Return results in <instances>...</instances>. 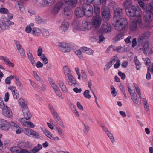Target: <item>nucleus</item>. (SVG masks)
<instances>
[{"instance_id":"obj_46","label":"nucleus","mask_w":153,"mask_h":153,"mask_svg":"<svg viewBox=\"0 0 153 153\" xmlns=\"http://www.w3.org/2000/svg\"><path fill=\"white\" fill-rule=\"evenodd\" d=\"M14 78V76L10 75V76L7 77L5 80V83L7 84H10L11 82V81Z\"/></svg>"},{"instance_id":"obj_34","label":"nucleus","mask_w":153,"mask_h":153,"mask_svg":"<svg viewBox=\"0 0 153 153\" xmlns=\"http://www.w3.org/2000/svg\"><path fill=\"white\" fill-rule=\"evenodd\" d=\"M124 5L126 10L127 8H129L132 6V1L131 0H127L125 1Z\"/></svg>"},{"instance_id":"obj_36","label":"nucleus","mask_w":153,"mask_h":153,"mask_svg":"<svg viewBox=\"0 0 153 153\" xmlns=\"http://www.w3.org/2000/svg\"><path fill=\"white\" fill-rule=\"evenodd\" d=\"M19 103L21 105L22 109L27 107V105L25 103L24 100L22 98H20L19 100Z\"/></svg>"},{"instance_id":"obj_40","label":"nucleus","mask_w":153,"mask_h":153,"mask_svg":"<svg viewBox=\"0 0 153 153\" xmlns=\"http://www.w3.org/2000/svg\"><path fill=\"white\" fill-rule=\"evenodd\" d=\"M91 10L87 11H84L85 15L88 17H90L91 16L93 13V7L91 8Z\"/></svg>"},{"instance_id":"obj_55","label":"nucleus","mask_w":153,"mask_h":153,"mask_svg":"<svg viewBox=\"0 0 153 153\" xmlns=\"http://www.w3.org/2000/svg\"><path fill=\"white\" fill-rule=\"evenodd\" d=\"M5 62L6 64V65L10 67H13L14 66V64L11 63L7 58L5 61Z\"/></svg>"},{"instance_id":"obj_30","label":"nucleus","mask_w":153,"mask_h":153,"mask_svg":"<svg viewBox=\"0 0 153 153\" xmlns=\"http://www.w3.org/2000/svg\"><path fill=\"white\" fill-rule=\"evenodd\" d=\"M27 56L29 59L32 65L34 67L36 65V63L34 60L33 56L31 53L29 52L27 53Z\"/></svg>"},{"instance_id":"obj_13","label":"nucleus","mask_w":153,"mask_h":153,"mask_svg":"<svg viewBox=\"0 0 153 153\" xmlns=\"http://www.w3.org/2000/svg\"><path fill=\"white\" fill-rule=\"evenodd\" d=\"M11 128L14 131H16L17 134H19L21 132L22 129L18 125V123L11 122L10 123Z\"/></svg>"},{"instance_id":"obj_33","label":"nucleus","mask_w":153,"mask_h":153,"mask_svg":"<svg viewBox=\"0 0 153 153\" xmlns=\"http://www.w3.org/2000/svg\"><path fill=\"white\" fill-rule=\"evenodd\" d=\"M123 37V34L122 33H120L114 37L113 40L115 42H116L122 39Z\"/></svg>"},{"instance_id":"obj_38","label":"nucleus","mask_w":153,"mask_h":153,"mask_svg":"<svg viewBox=\"0 0 153 153\" xmlns=\"http://www.w3.org/2000/svg\"><path fill=\"white\" fill-rule=\"evenodd\" d=\"M37 52V55L40 57H41L43 56H45V54L42 53L43 52V49L41 46H39L38 47Z\"/></svg>"},{"instance_id":"obj_8","label":"nucleus","mask_w":153,"mask_h":153,"mask_svg":"<svg viewBox=\"0 0 153 153\" xmlns=\"http://www.w3.org/2000/svg\"><path fill=\"white\" fill-rule=\"evenodd\" d=\"M1 109L2 110V114L4 116L8 118H11L13 117V113L8 106L5 105Z\"/></svg>"},{"instance_id":"obj_50","label":"nucleus","mask_w":153,"mask_h":153,"mask_svg":"<svg viewBox=\"0 0 153 153\" xmlns=\"http://www.w3.org/2000/svg\"><path fill=\"white\" fill-rule=\"evenodd\" d=\"M50 84H51V87L54 90V91L56 90L57 89H59V88L54 82L52 81L50 82Z\"/></svg>"},{"instance_id":"obj_15","label":"nucleus","mask_w":153,"mask_h":153,"mask_svg":"<svg viewBox=\"0 0 153 153\" xmlns=\"http://www.w3.org/2000/svg\"><path fill=\"white\" fill-rule=\"evenodd\" d=\"M101 28V30L102 32H109L111 31V27L110 24L105 22L102 25Z\"/></svg>"},{"instance_id":"obj_3","label":"nucleus","mask_w":153,"mask_h":153,"mask_svg":"<svg viewBox=\"0 0 153 153\" xmlns=\"http://www.w3.org/2000/svg\"><path fill=\"white\" fill-rule=\"evenodd\" d=\"M138 3L140 7L146 12L143 13V17L146 23L151 24L150 22L153 20V1L150 4L145 6L142 1L139 0Z\"/></svg>"},{"instance_id":"obj_19","label":"nucleus","mask_w":153,"mask_h":153,"mask_svg":"<svg viewBox=\"0 0 153 153\" xmlns=\"http://www.w3.org/2000/svg\"><path fill=\"white\" fill-rule=\"evenodd\" d=\"M122 9L119 7H117L114 10V19L120 18L122 14Z\"/></svg>"},{"instance_id":"obj_51","label":"nucleus","mask_w":153,"mask_h":153,"mask_svg":"<svg viewBox=\"0 0 153 153\" xmlns=\"http://www.w3.org/2000/svg\"><path fill=\"white\" fill-rule=\"evenodd\" d=\"M20 53L21 56L24 58L26 57V56L25 54V51L23 48L18 51Z\"/></svg>"},{"instance_id":"obj_28","label":"nucleus","mask_w":153,"mask_h":153,"mask_svg":"<svg viewBox=\"0 0 153 153\" xmlns=\"http://www.w3.org/2000/svg\"><path fill=\"white\" fill-rule=\"evenodd\" d=\"M81 49L82 52L89 55H92L94 52V51L92 49L85 47H82Z\"/></svg>"},{"instance_id":"obj_10","label":"nucleus","mask_w":153,"mask_h":153,"mask_svg":"<svg viewBox=\"0 0 153 153\" xmlns=\"http://www.w3.org/2000/svg\"><path fill=\"white\" fill-rule=\"evenodd\" d=\"M41 129L45 135L51 140H60L58 137L56 136L54 137L53 134L45 128H42Z\"/></svg>"},{"instance_id":"obj_53","label":"nucleus","mask_w":153,"mask_h":153,"mask_svg":"<svg viewBox=\"0 0 153 153\" xmlns=\"http://www.w3.org/2000/svg\"><path fill=\"white\" fill-rule=\"evenodd\" d=\"M56 94L61 99L63 100L64 99L63 97L62 96L61 93L59 89H57L55 91Z\"/></svg>"},{"instance_id":"obj_29","label":"nucleus","mask_w":153,"mask_h":153,"mask_svg":"<svg viewBox=\"0 0 153 153\" xmlns=\"http://www.w3.org/2000/svg\"><path fill=\"white\" fill-rule=\"evenodd\" d=\"M73 25L74 30H76L79 31L84 30L81 27L80 24L78 21L74 22Z\"/></svg>"},{"instance_id":"obj_14","label":"nucleus","mask_w":153,"mask_h":153,"mask_svg":"<svg viewBox=\"0 0 153 153\" xmlns=\"http://www.w3.org/2000/svg\"><path fill=\"white\" fill-rule=\"evenodd\" d=\"M9 128L8 122L5 120L0 119V128L4 130H7Z\"/></svg>"},{"instance_id":"obj_54","label":"nucleus","mask_w":153,"mask_h":153,"mask_svg":"<svg viewBox=\"0 0 153 153\" xmlns=\"http://www.w3.org/2000/svg\"><path fill=\"white\" fill-rule=\"evenodd\" d=\"M11 151L13 153H19V147L16 146L13 147L11 149Z\"/></svg>"},{"instance_id":"obj_12","label":"nucleus","mask_w":153,"mask_h":153,"mask_svg":"<svg viewBox=\"0 0 153 153\" xmlns=\"http://www.w3.org/2000/svg\"><path fill=\"white\" fill-rule=\"evenodd\" d=\"M151 33L149 31H146L143 33L137 39V42L141 44L144 41V40L148 39L151 35Z\"/></svg>"},{"instance_id":"obj_49","label":"nucleus","mask_w":153,"mask_h":153,"mask_svg":"<svg viewBox=\"0 0 153 153\" xmlns=\"http://www.w3.org/2000/svg\"><path fill=\"white\" fill-rule=\"evenodd\" d=\"M110 88L111 89V93L112 96H113V97H115V96H116L117 94V92L116 91L115 88L113 85L111 86Z\"/></svg>"},{"instance_id":"obj_58","label":"nucleus","mask_w":153,"mask_h":153,"mask_svg":"<svg viewBox=\"0 0 153 153\" xmlns=\"http://www.w3.org/2000/svg\"><path fill=\"white\" fill-rule=\"evenodd\" d=\"M109 6L110 7H112L113 10L116 9L117 7H118L117 5V4L115 2H110L109 4Z\"/></svg>"},{"instance_id":"obj_20","label":"nucleus","mask_w":153,"mask_h":153,"mask_svg":"<svg viewBox=\"0 0 153 153\" xmlns=\"http://www.w3.org/2000/svg\"><path fill=\"white\" fill-rule=\"evenodd\" d=\"M139 47L141 46L142 47V48H140V50H141L143 51L144 52H146L149 49V43L148 41L144 42L143 41L140 44L138 43Z\"/></svg>"},{"instance_id":"obj_43","label":"nucleus","mask_w":153,"mask_h":153,"mask_svg":"<svg viewBox=\"0 0 153 153\" xmlns=\"http://www.w3.org/2000/svg\"><path fill=\"white\" fill-rule=\"evenodd\" d=\"M90 91L88 90H85L83 93V95L84 97L88 99L91 98V95L90 94Z\"/></svg>"},{"instance_id":"obj_1","label":"nucleus","mask_w":153,"mask_h":153,"mask_svg":"<svg viewBox=\"0 0 153 153\" xmlns=\"http://www.w3.org/2000/svg\"><path fill=\"white\" fill-rule=\"evenodd\" d=\"M77 2V0H64L62 2H58L52 7L51 13L53 14H57L61 8L63 7L65 17L68 19H70L72 17L73 12L69 5L74 7L76 5Z\"/></svg>"},{"instance_id":"obj_42","label":"nucleus","mask_w":153,"mask_h":153,"mask_svg":"<svg viewBox=\"0 0 153 153\" xmlns=\"http://www.w3.org/2000/svg\"><path fill=\"white\" fill-rule=\"evenodd\" d=\"M134 85L135 88L138 94V95L139 96V98L141 99V93L139 87L137 85L136 83L134 84Z\"/></svg>"},{"instance_id":"obj_4","label":"nucleus","mask_w":153,"mask_h":153,"mask_svg":"<svg viewBox=\"0 0 153 153\" xmlns=\"http://www.w3.org/2000/svg\"><path fill=\"white\" fill-rule=\"evenodd\" d=\"M127 24V20L124 18H121L116 21L114 24H113L115 29L118 30H121L124 29Z\"/></svg>"},{"instance_id":"obj_35","label":"nucleus","mask_w":153,"mask_h":153,"mask_svg":"<svg viewBox=\"0 0 153 153\" xmlns=\"http://www.w3.org/2000/svg\"><path fill=\"white\" fill-rule=\"evenodd\" d=\"M42 148V145L40 144H38L36 146L32 149V152L33 153H36L40 150Z\"/></svg>"},{"instance_id":"obj_21","label":"nucleus","mask_w":153,"mask_h":153,"mask_svg":"<svg viewBox=\"0 0 153 153\" xmlns=\"http://www.w3.org/2000/svg\"><path fill=\"white\" fill-rule=\"evenodd\" d=\"M68 84L69 85L74 87H77L78 86V83L76 82L75 79L73 75L68 77Z\"/></svg>"},{"instance_id":"obj_57","label":"nucleus","mask_w":153,"mask_h":153,"mask_svg":"<svg viewBox=\"0 0 153 153\" xmlns=\"http://www.w3.org/2000/svg\"><path fill=\"white\" fill-rule=\"evenodd\" d=\"M150 68L149 67L148 68L146 78L148 80H150L151 78V75L150 73Z\"/></svg>"},{"instance_id":"obj_60","label":"nucleus","mask_w":153,"mask_h":153,"mask_svg":"<svg viewBox=\"0 0 153 153\" xmlns=\"http://www.w3.org/2000/svg\"><path fill=\"white\" fill-rule=\"evenodd\" d=\"M75 53L80 59H82L83 56L81 55L82 52L80 50H77L75 51Z\"/></svg>"},{"instance_id":"obj_11","label":"nucleus","mask_w":153,"mask_h":153,"mask_svg":"<svg viewBox=\"0 0 153 153\" xmlns=\"http://www.w3.org/2000/svg\"><path fill=\"white\" fill-rule=\"evenodd\" d=\"M1 21L2 24L8 29L9 28V26L12 25L14 24L13 22L8 20V19L4 15L2 16L1 19Z\"/></svg>"},{"instance_id":"obj_52","label":"nucleus","mask_w":153,"mask_h":153,"mask_svg":"<svg viewBox=\"0 0 153 153\" xmlns=\"http://www.w3.org/2000/svg\"><path fill=\"white\" fill-rule=\"evenodd\" d=\"M0 13L1 14H7L9 13V11L7 8H0Z\"/></svg>"},{"instance_id":"obj_59","label":"nucleus","mask_w":153,"mask_h":153,"mask_svg":"<svg viewBox=\"0 0 153 153\" xmlns=\"http://www.w3.org/2000/svg\"><path fill=\"white\" fill-rule=\"evenodd\" d=\"M12 94L14 98L17 99L19 97V92L17 90H15V91L13 92Z\"/></svg>"},{"instance_id":"obj_47","label":"nucleus","mask_w":153,"mask_h":153,"mask_svg":"<svg viewBox=\"0 0 153 153\" xmlns=\"http://www.w3.org/2000/svg\"><path fill=\"white\" fill-rule=\"evenodd\" d=\"M33 74L34 78L37 81H39L41 80V78L40 76L38 75L37 72L36 71H33Z\"/></svg>"},{"instance_id":"obj_5","label":"nucleus","mask_w":153,"mask_h":153,"mask_svg":"<svg viewBox=\"0 0 153 153\" xmlns=\"http://www.w3.org/2000/svg\"><path fill=\"white\" fill-rule=\"evenodd\" d=\"M24 132L25 134L31 137L39 139L41 137L39 132H36L30 128H25Z\"/></svg>"},{"instance_id":"obj_45","label":"nucleus","mask_w":153,"mask_h":153,"mask_svg":"<svg viewBox=\"0 0 153 153\" xmlns=\"http://www.w3.org/2000/svg\"><path fill=\"white\" fill-rule=\"evenodd\" d=\"M84 128L83 130L84 134H87L89 132L90 129V127L88 126L85 124H84Z\"/></svg>"},{"instance_id":"obj_26","label":"nucleus","mask_w":153,"mask_h":153,"mask_svg":"<svg viewBox=\"0 0 153 153\" xmlns=\"http://www.w3.org/2000/svg\"><path fill=\"white\" fill-rule=\"evenodd\" d=\"M42 33V31L40 28L34 27L32 29L31 33L34 36H39Z\"/></svg>"},{"instance_id":"obj_37","label":"nucleus","mask_w":153,"mask_h":153,"mask_svg":"<svg viewBox=\"0 0 153 153\" xmlns=\"http://www.w3.org/2000/svg\"><path fill=\"white\" fill-rule=\"evenodd\" d=\"M82 7L84 11H87L91 10L90 9L93 8V7L89 4L84 3L83 4Z\"/></svg>"},{"instance_id":"obj_64","label":"nucleus","mask_w":153,"mask_h":153,"mask_svg":"<svg viewBox=\"0 0 153 153\" xmlns=\"http://www.w3.org/2000/svg\"><path fill=\"white\" fill-rule=\"evenodd\" d=\"M134 60L136 65L138 66L140 65L141 64L138 60L137 56H135L134 57Z\"/></svg>"},{"instance_id":"obj_22","label":"nucleus","mask_w":153,"mask_h":153,"mask_svg":"<svg viewBox=\"0 0 153 153\" xmlns=\"http://www.w3.org/2000/svg\"><path fill=\"white\" fill-rule=\"evenodd\" d=\"M22 111L23 113V115L25 118V119L28 120L31 117V115L30 112L28 109L27 108L22 109Z\"/></svg>"},{"instance_id":"obj_31","label":"nucleus","mask_w":153,"mask_h":153,"mask_svg":"<svg viewBox=\"0 0 153 153\" xmlns=\"http://www.w3.org/2000/svg\"><path fill=\"white\" fill-rule=\"evenodd\" d=\"M134 93L131 95V99L134 103V105L136 106L138 104V102L137 98V96L134 90H133Z\"/></svg>"},{"instance_id":"obj_7","label":"nucleus","mask_w":153,"mask_h":153,"mask_svg":"<svg viewBox=\"0 0 153 153\" xmlns=\"http://www.w3.org/2000/svg\"><path fill=\"white\" fill-rule=\"evenodd\" d=\"M102 17L105 21L109 19L110 17V11L109 8L107 6H103L101 9Z\"/></svg>"},{"instance_id":"obj_32","label":"nucleus","mask_w":153,"mask_h":153,"mask_svg":"<svg viewBox=\"0 0 153 153\" xmlns=\"http://www.w3.org/2000/svg\"><path fill=\"white\" fill-rule=\"evenodd\" d=\"M59 84L62 91L65 93H66L68 91V89L63 81L59 80Z\"/></svg>"},{"instance_id":"obj_17","label":"nucleus","mask_w":153,"mask_h":153,"mask_svg":"<svg viewBox=\"0 0 153 153\" xmlns=\"http://www.w3.org/2000/svg\"><path fill=\"white\" fill-rule=\"evenodd\" d=\"M69 24L68 22L64 21L61 25L60 30L62 33H64L68 29Z\"/></svg>"},{"instance_id":"obj_27","label":"nucleus","mask_w":153,"mask_h":153,"mask_svg":"<svg viewBox=\"0 0 153 153\" xmlns=\"http://www.w3.org/2000/svg\"><path fill=\"white\" fill-rule=\"evenodd\" d=\"M82 25L84 29L85 30H89L92 27L91 23L85 20H84L82 21Z\"/></svg>"},{"instance_id":"obj_44","label":"nucleus","mask_w":153,"mask_h":153,"mask_svg":"<svg viewBox=\"0 0 153 153\" xmlns=\"http://www.w3.org/2000/svg\"><path fill=\"white\" fill-rule=\"evenodd\" d=\"M106 134L110 138L111 142L112 143H114L115 142L114 139V138L113 134L111 133V132L109 131Z\"/></svg>"},{"instance_id":"obj_56","label":"nucleus","mask_w":153,"mask_h":153,"mask_svg":"<svg viewBox=\"0 0 153 153\" xmlns=\"http://www.w3.org/2000/svg\"><path fill=\"white\" fill-rule=\"evenodd\" d=\"M15 43L17 49L18 51L23 48L22 47L18 41H15Z\"/></svg>"},{"instance_id":"obj_25","label":"nucleus","mask_w":153,"mask_h":153,"mask_svg":"<svg viewBox=\"0 0 153 153\" xmlns=\"http://www.w3.org/2000/svg\"><path fill=\"white\" fill-rule=\"evenodd\" d=\"M63 70L65 76H67V77L72 75L71 71L68 66H64Z\"/></svg>"},{"instance_id":"obj_63","label":"nucleus","mask_w":153,"mask_h":153,"mask_svg":"<svg viewBox=\"0 0 153 153\" xmlns=\"http://www.w3.org/2000/svg\"><path fill=\"white\" fill-rule=\"evenodd\" d=\"M82 116L85 120L87 121H89L90 120V117L87 114H82Z\"/></svg>"},{"instance_id":"obj_18","label":"nucleus","mask_w":153,"mask_h":153,"mask_svg":"<svg viewBox=\"0 0 153 153\" xmlns=\"http://www.w3.org/2000/svg\"><path fill=\"white\" fill-rule=\"evenodd\" d=\"M84 11L81 7L76 8L75 11L76 16L78 17H82L85 15Z\"/></svg>"},{"instance_id":"obj_61","label":"nucleus","mask_w":153,"mask_h":153,"mask_svg":"<svg viewBox=\"0 0 153 153\" xmlns=\"http://www.w3.org/2000/svg\"><path fill=\"white\" fill-rule=\"evenodd\" d=\"M40 58L42 60L43 62L45 64H46L48 63V60L45 55V56H43Z\"/></svg>"},{"instance_id":"obj_24","label":"nucleus","mask_w":153,"mask_h":153,"mask_svg":"<svg viewBox=\"0 0 153 153\" xmlns=\"http://www.w3.org/2000/svg\"><path fill=\"white\" fill-rule=\"evenodd\" d=\"M54 118L58 124L62 128H65L63 122L58 114H56L54 116Z\"/></svg>"},{"instance_id":"obj_2","label":"nucleus","mask_w":153,"mask_h":153,"mask_svg":"<svg viewBox=\"0 0 153 153\" xmlns=\"http://www.w3.org/2000/svg\"><path fill=\"white\" fill-rule=\"evenodd\" d=\"M126 12L127 15L131 17H136L138 25L141 28L144 29L146 28L148 30L152 29L153 27V25L149 23V24L142 22V12L140 7L137 5L136 7L132 6L129 8H127Z\"/></svg>"},{"instance_id":"obj_23","label":"nucleus","mask_w":153,"mask_h":153,"mask_svg":"<svg viewBox=\"0 0 153 153\" xmlns=\"http://www.w3.org/2000/svg\"><path fill=\"white\" fill-rule=\"evenodd\" d=\"M131 19V23L130 25L129 28L131 30L134 31L136 30L137 27V20L136 19L135 20H132Z\"/></svg>"},{"instance_id":"obj_39","label":"nucleus","mask_w":153,"mask_h":153,"mask_svg":"<svg viewBox=\"0 0 153 153\" xmlns=\"http://www.w3.org/2000/svg\"><path fill=\"white\" fill-rule=\"evenodd\" d=\"M48 107L51 112L53 117L55 116L56 114H58L52 105L49 104L48 105Z\"/></svg>"},{"instance_id":"obj_6","label":"nucleus","mask_w":153,"mask_h":153,"mask_svg":"<svg viewBox=\"0 0 153 153\" xmlns=\"http://www.w3.org/2000/svg\"><path fill=\"white\" fill-rule=\"evenodd\" d=\"M102 22V19L100 15L94 16L92 19L91 24L92 26L95 28H97L100 25Z\"/></svg>"},{"instance_id":"obj_16","label":"nucleus","mask_w":153,"mask_h":153,"mask_svg":"<svg viewBox=\"0 0 153 153\" xmlns=\"http://www.w3.org/2000/svg\"><path fill=\"white\" fill-rule=\"evenodd\" d=\"M19 121L24 126L27 127H30L33 128H34L35 126L31 122H27L25 120V118H20L19 119Z\"/></svg>"},{"instance_id":"obj_48","label":"nucleus","mask_w":153,"mask_h":153,"mask_svg":"<svg viewBox=\"0 0 153 153\" xmlns=\"http://www.w3.org/2000/svg\"><path fill=\"white\" fill-rule=\"evenodd\" d=\"M94 11L96 15H100V9L99 7L95 5H94Z\"/></svg>"},{"instance_id":"obj_9","label":"nucleus","mask_w":153,"mask_h":153,"mask_svg":"<svg viewBox=\"0 0 153 153\" xmlns=\"http://www.w3.org/2000/svg\"><path fill=\"white\" fill-rule=\"evenodd\" d=\"M58 46L59 49L62 52H68L70 51V48L69 44L65 42L59 43Z\"/></svg>"},{"instance_id":"obj_62","label":"nucleus","mask_w":153,"mask_h":153,"mask_svg":"<svg viewBox=\"0 0 153 153\" xmlns=\"http://www.w3.org/2000/svg\"><path fill=\"white\" fill-rule=\"evenodd\" d=\"M112 64L111 63L108 62L105 65L104 67V70L105 71L108 70L112 66Z\"/></svg>"},{"instance_id":"obj_41","label":"nucleus","mask_w":153,"mask_h":153,"mask_svg":"<svg viewBox=\"0 0 153 153\" xmlns=\"http://www.w3.org/2000/svg\"><path fill=\"white\" fill-rule=\"evenodd\" d=\"M42 33L44 36L46 38H48L50 35L49 31L46 29H43L42 30Z\"/></svg>"}]
</instances>
